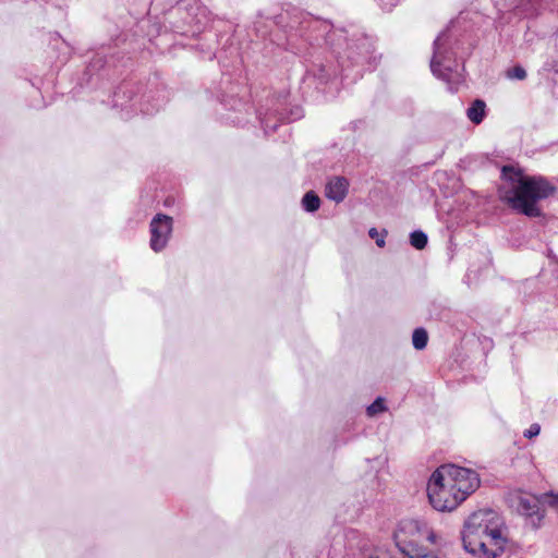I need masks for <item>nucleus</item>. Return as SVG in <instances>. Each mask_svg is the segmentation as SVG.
<instances>
[{
	"label": "nucleus",
	"instance_id": "nucleus-1",
	"mask_svg": "<svg viewBox=\"0 0 558 558\" xmlns=\"http://www.w3.org/2000/svg\"><path fill=\"white\" fill-rule=\"evenodd\" d=\"M499 198L519 214L531 218L542 216L538 203L551 196L556 187L543 177L524 174L512 166H504Z\"/></svg>",
	"mask_w": 558,
	"mask_h": 558
},
{
	"label": "nucleus",
	"instance_id": "nucleus-2",
	"mask_svg": "<svg viewBox=\"0 0 558 558\" xmlns=\"http://www.w3.org/2000/svg\"><path fill=\"white\" fill-rule=\"evenodd\" d=\"M501 525V518L492 509H480L471 513L461 532L463 548L474 556L498 558L506 545Z\"/></svg>",
	"mask_w": 558,
	"mask_h": 558
},
{
	"label": "nucleus",
	"instance_id": "nucleus-3",
	"mask_svg": "<svg viewBox=\"0 0 558 558\" xmlns=\"http://www.w3.org/2000/svg\"><path fill=\"white\" fill-rule=\"evenodd\" d=\"M396 545L409 558H427L429 548L426 544H434L436 535L433 530L417 520H403L395 533Z\"/></svg>",
	"mask_w": 558,
	"mask_h": 558
},
{
	"label": "nucleus",
	"instance_id": "nucleus-4",
	"mask_svg": "<svg viewBox=\"0 0 558 558\" xmlns=\"http://www.w3.org/2000/svg\"><path fill=\"white\" fill-rule=\"evenodd\" d=\"M444 472L439 466L433 472L427 484V496L432 507L442 512L452 511L462 502L452 484L445 481Z\"/></svg>",
	"mask_w": 558,
	"mask_h": 558
},
{
	"label": "nucleus",
	"instance_id": "nucleus-5",
	"mask_svg": "<svg viewBox=\"0 0 558 558\" xmlns=\"http://www.w3.org/2000/svg\"><path fill=\"white\" fill-rule=\"evenodd\" d=\"M440 468L445 471V481L452 484L462 501L480 487L481 480L474 470L456 464H445Z\"/></svg>",
	"mask_w": 558,
	"mask_h": 558
},
{
	"label": "nucleus",
	"instance_id": "nucleus-6",
	"mask_svg": "<svg viewBox=\"0 0 558 558\" xmlns=\"http://www.w3.org/2000/svg\"><path fill=\"white\" fill-rule=\"evenodd\" d=\"M173 220L165 214L156 215L150 222V247L155 252L162 251L172 232Z\"/></svg>",
	"mask_w": 558,
	"mask_h": 558
},
{
	"label": "nucleus",
	"instance_id": "nucleus-7",
	"mask_svg": "<svg viewBox=\"0 0 558 558\" xmlns=\"http://www.w3.org/2000/svg\"><path fill=\"white\" fill-rule=\"evenodd\" d=\"M447 43L446 33H441L437 36L434 41V53L430 61V70L434 75L441 77L442 80L450 78V72L452 71L451 64L445 56V46Z\"/></svg>",
	"mask_w": 558,
	"mask_h": 558
},
{
	"label": "nucleus",
	"instance_id": "nucleus-8",
	"mask_svg": "<svg viewBox=\"0 0 558 558\" xmlns=\"http://www.w3.org/2000/svg\"><path fill=\"white\" fill-rule=\"evenodd\" d=\"M512 501L520 514L532 519L536 518L537 521L543 518V514L541 513L539 499L535 495L519 493L513 496Z\"/></svg>",
	"mask_w": 558,
	"mask_h": 558
},
{
	"label": "nucleus",
	"instance_id": "nucleus-9",
	"mask_svg": "<svg viewBox=\"0 0 558 558\" xmlns=\"http://www.w3.org/2000/svg\"><path fill=\"white\" fill-rule=\"evenodd\" d=\"M348 189L349 182L345 178L335 177L326 184L325 195L330 201L341 203L348 194Z\"/></svg>",
	"mask_w": 558,
	"mask_h": 558
},
{
	"label": "nucleus",
	"instance_id": "nucleus-10",
	"mask_svg": "<svg viewBox=\"0 0 558 558\" xmlns=\"http://www.w3.org/2000/svg\"><path fill=\"white\" fill-rule=\"evenodd\" d=\"M486 105L483 100L476 99L472 102L471 107L466 110V117L475 124H480L485 117Z\"/></svg>",
	"mask_w": 558,
	"mask_h": 558
},
{
	"label": "nucleus",
	"instance_id": "nucleus-11",
	"mask_svg": "<svg viewBox=\"0 0 558 558\" xmlns=\"http://www.w3.org/2000/svg\"><path fill=\"white\" fill-rule=\"evenodd\" d=\"M319 206H320V198L318 197V195L315 192L308 191L304 194V196L302 198V207L304 208L305 211L314 213V211L318 210Z\"/></svg>",
	"mask_w": 558,
	"mask_h": 558
},
{
	"label": "nucleus",
	"instance_id": "nucleus-12",
	"mask_svg": "<svg viewBox=\"0 0 558 558\" xmlns=\"http://www.w3.org/2000/svg\"><path fill=\"white\" fill-rule=\"evenodd\" d=\"M428 336L425 329L416 328L413 331L412 343L416 350H423L427 345Z\"/></svg>",
	"mask_w": 558,
	"mask_h": 558
},
{
	"label": "nucleus",
	"instance_id": "nucleus-13",
	"mask_svg": "<svg viewBox=\"0 0 558 558\" xmlns=\"http://www.w3.org/2000/svg\"><path fill=\"white\" fill-rule=\"evenodd\" d=\"M410 243L416 250H423L427 245V235L421 231L416 230L410 234Z\"/></svg>",
	"mask_w": 558,
	"mask_h": 558
},
{
	"label": "nucleus",
	"instance_id": "nucleus-14",
	"mask_svg": "<svg viewBox=\"0 0 558 558\" xmlns=\"http://www.w3.org/2000/svg\"><path fill=\"white\" fill-rule=\"evenodd\" d=\"M387 407L385 404V399L383 397H377L375 401L369 404L366 409V413L369 417H374L379 413L386 412Z\"/></svg>",
	"mask_w": 558,
	"mask_h": 558
},
{
	"label": "nucleus",
	"instance_id": "nucleus-15",
	"mask_svg": "<svg viewBox=\"0 0 558 558\" xmlns=\"http://www.w3.org/2000/svg\"><path fill=\"white\" fill-rule=\"evenodd\" d=\"M386 234H387L386 230H384L383 232H379L376 228H371L368 230V235L376 241V244L379 247H384L385 246V244H386V242H385Z\"/></svg>",
	"mask_w": 558,
	"mask_h": 558
},
{
	"label": "nucleus",
	"instance_id": "nucleus-16",
	"mask_svg": "<svg viewBox=\"0 0 558 558\" xmlns=\"http://www.w3.org/2000/svg\"><path fill=\"white\" fill-rule=\"evenodd\" d=\"M507 75L509 78L524 80L526 77V71L522 66L517 65L509 70Z\"/></svg>",
	"mask_w": 558,
	"mask_h": 558
},
{
	"label": "nucleus",
	"instance_id": "nucleus-17",
	"mask_svg": "<svg viewBox=\"0 0 558 558\" xmlns=\"http://www.w3.org/2000/svg\"><path fill=\"white\" fill-rule=\"evenodd\" d=\"M541 432V426L537 423H533L527 429L524 430L523 435L525 438H534L538 436Z\"/></svg>",
	"mask_w": 558,
	"mask_h": 558
},
{
	"label": "nucleus",
	"instance_id": "nucleus-18",
	"mask_svg": "<svg viewBox=\"0 0 558 558\" xmlns=\"http://www.w3.org/2000/svg\"><path fill=\"white\" fill-rule=\"evenodd\" d=\"M378 1H379V3L381 4V7L384 9L389 10L392 7H395L398 3L399 0H378Z\"/></svg>",
	"mask_w": 558,
	"mask_h": 558
},
{
	"label": "nucleus",
	"instance_id": "nucleus-19",
	"mask_svg": "<svg viewBox=\"0 0 558 558\" xmlns=\"http://www.w3.org/2000/svg\"><path fill=\"white\" fill-rule=\"evenodd\" d=\"M549 502L556 510H558V495L551 496Z\"/></svg>",
	"mask_w": 558,
	"mask_h": 558
}]
</instances>
